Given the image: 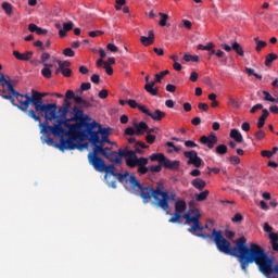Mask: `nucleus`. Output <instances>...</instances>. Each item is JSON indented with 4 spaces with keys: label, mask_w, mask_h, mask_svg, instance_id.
I'll use <instances>...</instances> for the list:
<instances>
[{
    "label": "nucleus",
    "mask_w": 278,
    "mask_h": 278,
    "mask_svg": "<svg viewBox=\"0 0 278 278\" xmlns=\"http://www.w3.org/2000/svg\"><path fill=\"white\" fill-rule=\"evenodd\" d=\"M182 218L186 220L185 225L192 224L188 228L189 233L197 236V238H202V240H213L220 253L231 255V257L238 260L243 273H248L250 264H256L258 270H261L265 277L278 278V263L274 265L273 257L268 256L264 248L260 244L251 243L247 245V238L240 237L232 248L231 242L223 236V231L214 228L212 235L203 232L204 228L201 226V212L198 208H190L182 215Z\"/></svg>",
    "instance_id": "nucleus-1"
},
{
    "label": "nucleus",
    "mask_w": 278,
    "mask_h": 278,
    "mask_svg": "<svg viewBox=\"0 0 278 278\" xmlns=\"http://www.w3.org/2000/svg\"><path fill=\"white\" fill-rule=\"evenodd\" d=\"M102 156L105 157V160H109L112 164H121L123 157H126V166H128V168H136L137 166V173H139V175H147V173H149V169L147 168L149 159L144 156L138 157L134 150L119 149L118 152H104Z\"/></svg>",
    "instance_id": "nucleus-2"
},
{
    "label": "nucleus",
    "mask_w": 278,
    "mask_h": 278,
    "mask_svg": "<svg viewBox=\"0 0 278 278\" xmlns=\"http://www.w3.org/2000/svg\"><path fill=\"white\" fill-rule=\"evenodd\" d=\"M88 121H90V116L84 115V110L77 105L72 108V116L68 119H62L63 126L68 129L67 134L77 138L88 131V125H91Z\"/></svg>",
    "instance_id": "nucleus-3"
},
{
    "label": "nucleus",
    "mask_w": 278,
    "mask_h": 278,
    "mask_svg": "<svg viewBox=\"0 0 278 278\" xmlns=\"http://www.w3.org/2000/svg\"><path fill=\"white\" fill-rule=\"evenodd\" d=\"M80 141L88 140L90 144L92 146V152L88 153V162L89 164L92 162H97V160H101V156L103 153H105V141L97 135V132H92L91 135H87L85 132L81 137H78Z\"/></svg>",
    "instance_id": "nucleus-4"
},
{
    "label": "nucleus",
    "mask_w": 278,
    "mask_h": 278,
    "mask_svg": "<svg viewBox=\"0 0 278 278\" xmlns=\"http://www.w3.org/2000/svg\"><path fill=\"white\" fill-rule=\"evenodd\" d=\"M89 164L98 173H105V179H108V175H111L112 177H116L118 181L123 184V181L129 177V172H126L125 174L116 173V166H114V164L105 165V161H103V159H98Z\"/></svg>",
    "instance_id": "nucleus-5"
},
{
    "label": "nucleus",
    "mask_w": 278,
    "mask_h": 278,
    "mask_svg": "<svg viewBox=\"0 0 278 278\" xmlns=\"http://www.w3.org/2000/svg\"><path fill=\"white\" fill-rule=\"evenodd\" d=\"M15 99L20 103L16 105L17 110H21V112H24V114H27V116L29 118H33V121H36V123H41L40 116L36 115V111H34L33 109L29 110V105H34L31 96L27 93L22 94L17 92L15 96Z\"/></svg>",
    "instance_id": "nucleus-6"
},
{
    "label": "nucleus",
    "mask_w": 278,
    "mask_h": 278,
    "mask_svg": "<svg viewBox=\"0 0 278 278\" xmlns=\"http://www.w3.org/2000/svg\"><path fill=\"white\" fill-rule=\"evenodd\" d=\"M37 106H35V112L40 114V116L45 117V121H58L60 116L58 115V104L55 103H43L35 102Z\"/></svg>",
    "instance_id": "nucleus-7"
},
{
    "label": "nucleus",
    "mask_w": 278,
    "mask_h": 278,
    "mask_svg": "<svg viewBox=\"0 0 278 278\" xmlns=\"http://www.w3.org/2000/svg\"><path fill=\"white\" fill-rule=\"evenodd\" d=\"M162 190V182H157V186L155 189H153L152 186H142L141 189H139V195L142 199L143 203H151V199H154V205L157 206V201H160V192Z\"/></svg>",
    "instance_id": "nucleus-8"
},
{
    "label": "nucleus",
    "mask_w": 278,
    "mask_h": 278,
    "mask_svg": "<svg viewBox=\"0 0 278 278\" xmlns=\"http://www.w3.org/2000/svg\"><path fill=\"white\" fill-rule=\"evenodd\" d=\"M160 198L159 201L156 202V207H160L161 210L167 212L168 214L170 212V204H168V201H177V193H175V191L168 193V191L164 190V184L161 182Z\"/></svg>",
    "instance_id": "nucleus-9"
},
{
    "label": "nucleus",
    "mask_w": 278,
    "mask_h": 278,
    "mask_svg": "<svg viewBox=\"0 0 278 278\" xmlns=\"http://www.w3.org/2000/svg\"><path fill=\"white\" fill-rule=\"evenodd\" d=\"M56 124L53 126L49 125V121H46L43 124H40L41 134H52V136H62V134H68L66 127H64V122L55 121Z\"/></svg>",
    "instance_id": "nucleus-10"
},
{
    "label": "nucleus",
    "mask_w": 278,
    "mask_h": 278,
    "mask_svg": "<svg viewBox=\"0 0 278 278\" xmlns=\"http://www.w3.org/2000/svg\"><path fill=\"white\" fill-rule=\"evenodd\" d=\"M87 135L92 136V134H97V136H101V138H110V134H112V128H103L101 124L97 123V121H92L91 125H87Z\"/></svg>",
    "instance_id": "nucleus-11"
},
{
    "label": "nucleus",
    "mask_w": 278,
    "mask_h": 278,
    "mask_svg": "<svg viewBox=\"0 0 278 278\" xmlns=\"http://www.w3.org/2000/svg\"><path fill=\"white\" fill-rule=\"evenodd\" d=\"M168 73H170V72L168 70H165L159 74H155V79L152 80L151 83H148L144 85L146 92H148L152 97H157L159 89H157V87H155V85L160 84L162 81V79H164V77H166V75H168Z\"/></svg>",
    "instance_id": "nucleus-12"
},
{
    "label": "nucleus",
    "mask_w": 278,
    "mask_h": 278,
    "mask_svg": "<svg viewBox=\"0 0 278 278\" xmlns=\"http://www.w3.org/2000/svg\"><path fill=\"white\" fill-rule=\"evenodd\" d=\"M61 136H68V139L61 138V143L56 144V149L60 151H75L77 149L75 140H80L79 137L72 136L71 134H62Z\"/></svg>",
    "instance_id": "nucleus-13"
},
{
    "label": "nucleus",
    "mask_w": 278,
    "mask_h": 278,
    "mask_svg": "<svg viewBox=\"0 0 278 278\" xmlns=\"http://www.w3.org/2000/svg\"><path fill=\"white\" fill-rule=\"evenodd\" d=\"M184 155L189 160L188 164H192L195 168H201V164H203V160L201 159V156H199L197 151L194 150L186 151Z\"/></svg>",
    "instance_id": "nucleus-14"
},
{
    "label": "nucleus",
    "mask_w": 278,
    "mask_h": 278,
    "mask_svg": "<svg viewBox=\"0 0 278 278\" xmlns=\"http://www.w3.org/2000/svg\"><path fill=\"white\" fill-rule=\"evenodd\" d=\"M71 110V101L64 99L62 106H60L59 109H56V113H59V119L56 118V121H68L67 116H68V112Z\"/></svg>",
    "instance_id": "nucleus-15"
},
{
    "label": "nucleus",
    "mask_w": 278,
    "mask_h": 278,
    "mask_svg": "<svg viewBox=\"0 0 278 278\" xmlns=\"http://www.w3.org/2000/svg\"><path fill=\"white\" fill-rule=\"evenodd\" d=\"M201 144H205L208 149H214V146L218 142L216 134L211 132L208 136H202L200 138Z\"/></svg>",
    "instance_id": "nucleus-16"
},
{
    "label": "nucleus",
    "mask_w": 278,
    "mask_h": 278,
    "mask_svg": "<svg viewBox=\"0 0 278 278\" xmlns=\"http://www.w3.org/2000/svg\"><path fill=\"white\" fill-rule=\"evenodd\" d=\"M124 181H128L130 185V189L132 190V192H140V189H142V184H140V181H138V178H136L135 175H129L127 179H124Z\"/></svg>",
    "instance_id": "nucleus-17"
},
{
    "label": "nucleus",
    "mask_w": 278,
    "mask_h": 278,
    "mask_svg": "<svg viewBox=\"0 0 278 278\" xmlns=\"http://www.w3.org/2000/svg\"><path fill=\"white\" fill-rule=\"evenodd\" d=\"M45 97H47V93H42L39 92L37 90H31V101H33V105L34 108L37 106V102L40 103V105H42L45 103V101L42 99H45Z\"/></svg>",
    "instance_id": "nucleus-18"
},
{
    "label": "nucleus",
    "mask_w": 278,
    "mask_h": 278,
    "mask_svg": "<svg viewBox=\"0 0 278 278\" xmlns=\"http://www.w3.org/2000/svg\"><path fill=\"white\" fill-rule=\"evenodd\" d=\"M13 55L16 60H20L21 62H29V60L34 58V52L26 51L25 53H21L17 50H14Z\"/></svg>",
    "instance_id": "nucleus-19"
},
{
    "label": "nucleus",
    "mask_w": 278,
    "mask_h": 278,
    "mask_svg": "<svg viewBox=\"0 0 278 278\" xmlns=\"http://www.w3.org/2000/svg\"><path fill=\"white\" fill-rule=\"evenodd\" d=\"M152 121H155V123H160L166 118V112L156 109L153 112L150 111V114L148 115Z\"/></svg>",
    "instance_id": "nucleus-20"
},
{
    "label": "nucleus",
    "mask_w": 278,
    "mask_h": 278,
    "mask_svg": "<svg viewBox=\"0 0 278 278\" xmlns=\"http://www.w3.org/2000/svg\"><path fill=\"white\" fill-rule=\"evenodd\" d=\"M140 42H141V45H143V47H151V45H153V42H155V34L153 33V30H149L148 37L141 36Z\"/></svg>",
    "instance_id": "nucleus-21"
},
{
    "label": "nucleus",
    "mask_w": 278,
    "mask_h": 278,
    "mask_svg": "<svg viewBox=\"0 0 278 278\" xmlns=\"http://www.w3.org/2000/svg\"><path fill=\"white\" fill-rule=\"evenodd\" d=\"M164 168H168V170H179L180 162L172 161L170 159H166L163 162Z\"/></svg>",
    "instance_id": "nucleus-22"
},
{
    "label": "nucleus",
    "mask_w": 278,
    "mask_h": 278,
    "mask_svg": "<svg viewBox=\"0 0 278 278\" xmlns=\"http://www.w3.org/2000/svg\"><path fill=\"white\" fill-rule=\"evenodd\" d=\"M136 136H144L149 131V125L146 122L135 124Z\"/></svg>",
    "instance_id": "nucleus-23"
},
{
    "label": "nucleus",
    "mask_w": 278,
    "mask_h": 278,
    "mask_svg": "<svg viewBox=\"0 0 278 278\" xmlns=\"http://www.w3.org/2000/svg\"><path fill=\"white\" fill-rule=\"evenodd\" d=\"M186 210H188V204L186 203V200L177 199L175 202V212L184 214Z\"/></svg>",
    "instance_id": "nucleus-24"
},
{
    "label": "nucleus",
    "mask_w": 278,
    "mask_h": 278,
    "mask_svg": "<svg viewBox=\"0 0 278 278\" xmlns=\"http://www.w3.org/2000/svg\"><path fill=\"white\" fill-rule=\"evenodd\" d=\"M191 186H193V188H195V190H203L205 188V186H207V182H205V180L201 179V178H195L191 181Z\"/></svg>",
    "instance_id": "nucleus-25"
},
{
    "label": "nucleus",
    "mask_w": 278,
    "mask_h": 278,
    "mask_svg": "<svg viewBox=\"0 0 278 278\" xmlns=\"http://www.w3.org/2000/svg\"><path fill=\"white\" fill-rule=\"evenodd\" d=\"M262 112L263 113L260 116L258 122H257L258 129H262V127H264V125H266V119L268 118V115H269L268 110H266V109H263Z\"/></svg>",
    "instance_id": "nucleus-26"
},
{
    "label": "nucleus",
    "mask_w": 278,
    "mask_h": 278,
    "mask_svg": "<svg viewBox=\"0 0 278 278\" xmlns=\"http://www.w3.org/2000/svg\"><path fill=\"white\" fill-rule=\"evenodd\" d=\"M230 138H232V140H235L236 142H239V143L242 142V140H244L240 130H238L236 128L230 130Z\"/></svg>",
    "instance_id": "nucleus-27"
},
{
    "label": "nucleus",
    "mask_w": 278,
    "mask_h": 278,
    "mask_svg": "<svg viewBox=\"0 0 278 278\" xmlns=\"http://www.w3.org/2000/svg\"><path fill=\"white\" fill-rule=\"evenodd\" d=\"M151 162H159V164H164L166 156L163 153H154L150 155Z\"/></svg>",
    "instance_id": "nucleus-28"
},
{
    "label": "nucleus",
    "mask_w": 278,
    "mask_h": 278,
    "mask_svg": "<svg viewBox=\"0 0 278 278\" xmlns=\"http://www.w3.org/2000/svg\"><path fill=\"white\" fill-rule=\"evenodd\" d=\"M232 51H236L238 55L244 58V50L242 49V46H240V43H238L237 41L232 43Z\"/></svg>",
    "instance_id": "nucleus-29"
},
{
    "label": "nucleus",
    "mask_w": 278,
    "mask_h": 278,
    "mask_svg": "<svg viewBox=\"0 0 278 278\" xmlns=\"http://www.w3.org/2000/svg\"><path fill=\"white\" fill-rule=\"evenodd\" d=\"M210 197V190H204L198 194H195V201L202 202L205 201Z\"/></svg>",
    "instance_id": "nucleus-30"
},
{
    "label": "nucleus",
    "mask_w": 278,
    "mask_h": 278,
    "mask_svg": "<svg viewBox=\"0 0 278 278\" xmlns=\"http://www.w3.org/2000/svg\"><path fill=\"white\" fill-rule=\"evenodd\" d=\"M277 54L275 53H269L266 55L265 59V66H273V62H275V60H277Z\"/></svg>",
    "instance_id": "nucleus-31"
},
{
    "label": "nucleus",
    "mask_w": 278,
    "mask_h": 278,
    "mask_svg": "<svg viewBox=\"0 0 278 278\" xmlns=\"http://www.w3.org/2000/svg\"><path fill=\"white\" fill-rule=\"evenodd\" d=\"M228 151V148L226 144H218L216 148H215V153L217 155H225Z\"/></svg>",
    "instance_id": "nucleus-32"
},
{
    "label": "nucleus",
    "mask_w": 278,
    "mask_h": 278,
    "mask_svg": "<svg viewBox=\"0 0 278 278\" xmlns=\"http://www.w3.org/2000/svg\"><path fill=\"white\" fill-rule=\"evenodd\" d=\"M51 68H53V66H45L41 70L42 77H45L46 79H51V76H52Z\"/></svg>",
    "instance_id": "nucleus-33"
},
{
    "label": "nucleus",
    "mask_w": 278,
    "mask_h": 278,
    "mask_svg": "<svg viewBox=\"0 0 278 278\" xmlns=\"http://www.w3.org/2000/svg\"><path fill=\"white\" fill-rule=\"evenodd\" d=\"M184 213H179L177 211L174 212V215L168 219V223H179L181 220Z\"/></svg>",
    "instance_id": "nucleus-34"
},
{
    "label": "nucleus",
    "mask_w": 278,
    "mask_h": 278,
    "mask_svg": "<svg viewBox=\"0 0 278 278\" xmlns=\"http://www.w3.org/2000/svg\"><path fill=\"white\" fill-rule=\"evenodd\" d=\"M264 101H269L270 103H278V99L274 98L268 91H263Z\"/></svg>",
    "instance_id": "nucleus-35"
},
{
    "label": "nucleus",
    "mask_w": 278,
    "mask_h": 278,
    "mask_svg": "<svg viewBox=\"0 0 278 278\" xmlns=\"http://www.w3.org/2000/svg\"><path fill=\"white\" fill-rule=\"evenodd\" d=\"M254 41L256 43V47H255V51H262V49H264V47H266V41H262L260 40V38H254Z\"/></svg>",
    "instance_id": "nucleus-36"
},
{
    "label": "nucleus",
    "mask_w": 278,
    "mask_h": 278,
    "mask_svg": "<svg viewBox=\"0 0 278 278\" xmlns=\"http://www.w3.org/2000/svg\"><path fill=\"white\" fill-rule=\"evenodd\" d=\"M159 16L161 17L159 25L161 27H166V21H168V14L166 13H159Z\"/></svg>",
    "instance_id": "nucleus-37"
},
{
    "label": "nucleus",
    "mask_w": 278,
    "mask_h": 278,
    "mask_svg": "<svg viewBox=\"0 0 278 278\" xmlns=\"http://www.w3.org/2000/svg\"><path fill=\"white\" fill-rule=\"evenodd\" d=\"M200 51H212V49H214V43L212 42H207L206 46L203 45H198L197 47Z\"/></svg>",
    "instance_id": "nucleus-38"
},
{
    "label": "nucleus",
    "mask_w": 278,
    "mask_h": 278,
    "mask_svg": "<svg viewBox=\"0 0 278 278\" xmlns=\"http://www.w3.org/2000/svg\"><path fill=\"white\" fill-rule=\"evenodd\" d=\"M49 58H51V54H49L48 52H43V53L41 54V64H42L43 66H53V64L47 63V60H49Z\"/></svg>",
    "instance_id": "nucleus-39"
},
{
    "label": "nucleus",
    "mask_w": 278,
    "mask_h": 278,
    "mask_svg": "<svg viewBox=\"0 0 278 278\" xmlns=\"http://www.w3.org/2000/svg\"><path fill=\"white\" fill-rule=\"evenodd\" d=\"M2 10L5 12V14L11 16V14H12V4L9 3V2H3L2 3Z\"/></svg>",
    "instance_id": "nucleus-40"
},
{
    "label": "nucleus",
    "mask_w": 278,
    "mask_h": 278,
    "mask_svg": "<svg viewBox=\"0 0 278 278\" xmlns=\"http://www.w3.org/2000/svg\"><path fill=\"white\" fill-rule=\"evenodd\" d=\"M184 60L185 62H199V55L185 54Z\"/></svg>",
    "instance_id": "nucleus-41"
},
{
    "label": "nucleus",
    "mask_w": 278,
    "mask_h": 278,
    "mask_svg": "<svg viewBox=\"0 0 278 278\" xmlns=\"http://www.w3.org/2000/svg\"><path fill=\"white\" fill-rule=\"evenodd\" d=\"M8 84H10V76H7V79H5V75L0 74V85L2 86V88H5Z\"/></svg>",
    "instance_id": "nucleus-42"
},
{
    "label": "nucleus",
    "mask_w": 278,
    "mask_h": 278,
    "mask_svg": "<svg viewBox=\"0 0 278 278\" xmlns=\"http://www.w3.org/2000/svg\"><path fill=\"white\" fill-rule=\"evenodd\" d=\"M254 138L255 140H264V138H266V132L264 130H257L255 134H254Z\"/></svg>",
    "instance_id": "nucleus-43"
},
{
    "label": "nucleus",
    "mask_w": 278,
    "mask_h": 278,
    "mask_svg": "<svg viewBox=\"0 0 278 278\" xmlns=\"http://www.w3.org/2000/svg\"><path fill=\"white\" fill-rule=\"evenodd\" d=\"M150 173H162V165H152L150 168L147 167Z\"/></svg>",
    "instance_id": "nucleus-44"
},
{
    "label": "nucleus",
    "mask_w": 278,
    "mask_h": 278,
    "mask_svg": "<svg viewBox=\"0 0 278 278\" xmlns=\"http://www.w3.org/2000/svg\"><path fill=\"white\" fill-rule=\"evenodd\" d=\"M61 73L63 77H71V75H73V71L68 67H62Z\"/></svg>",
    "instance_id": "nucleus-45"
},
{
    "label": "nucleus",
    "mask_w": 278,
    "mask_h": 278,
    "mask_svg": "<svg viewBox=\"0 0 278 278\" xmlns=\"http://www.w3.org/2000/svg\"><path fill=\"white\" fill-rule=\"evenodd\" d=\"M56 64L60 66V68H68V66H71V62L62 60H58Z\"/></svg>",
    "instance_id": "nucleus-46"
},
{
    "label": "nucleus",
    "mask_w": 278,
    "mask_h": 278,
    "mask_svg": "<svg viewBox=\"0 0 278 278\" xmlns=\"http://www.w3.org/2000/svg\"><path fill=\"white\" fill-rule=\"evenodd\" d=\"M155 135H151L149 132H147V136H146V142H148V144H153V142H155Z\"/></svg>",
    "instance_id": "nucleus-47"
},
{
    "label": "nucleus",
    "mask_w": 278,
    "mask_h": 278,
    "mask_svg": "<svg viewBox=\"0 0 278 278\" xmlns=\"http://www.w3.org/2000/svg\"><path fill=\"white\" fill-rule=\"evenodd\" d=\"M63 55H65L66 58H75V51H73V49L71 48H66L63 51Z\"/></svg>",
    "instance_id": "nucleus-48"
},
{
    "label": "nucleus",
    "mask_w": 278,
    "mask_h": 278,
    "mask_svg": "<svg viewBox=\"0 0 278 278\" xmlns=\"http://www.w3.org/2000/svg\"><path fill=\"white\" fill-rule=\"evenodd\" d=\"M139 112H142V114H146V116H149V114H151V111L149 109H147V106L144 105H138L137 106Z\"/></svg>",
    "instance_id": "nucleus-49"
},
{
    "label": "nucleus",
    "mask_w": 278,
    "mask_h": 278,
    "mask_svg": "<svg viewBox=\"0 0 278 278\" xmlns=\"http://www.w3.org/2000/svg\"><path fill=\"white\" fill-rule=\"evenodd\" d=\"M232 223H241L242 220H244V217L242 216V214L237 213L235 214V216L231 218Z\"/></svg>",
    "instance_id": "nucleus-50"
},
{
    "label": "nucleus",
    "mask_w": 278,
    "mask_h": 278,
    "mask_svg": "<svg viewBox=\"0 0 278 278\" xmlns=\"http://www.w3.org/2000/svg\"><path fill=\"white\" fill-rule=\"evenodd\" d=\"M7 90L9 92H11V94H13V97H15L18 93V91H15L14 85H12V83H8Z\"/></svg>",
    "instance_id": "nucleus-51"
},
{
    "label": "nucleus",
    "mask_w": 278,
    "mask_h": 278,
    "mask_svg": "<svg viewBox=\"0 0 278 278\" xmlns=\"http://www.w3.org/2000/svg\"><path fill=\"white\" fill-rule=\"evenodd\" d=\"M75 24H73V22H66V23H63V29L65 31H71V29H73Z\"/></svg>",
    "instance_id": "nucleus-52"
},
{
    "label": "nucleus",
    "mask_w": 278,
    "mask_h": 278,
    "mask_svg": "<svg viewBox=\"0 0 278 278\" xmlns=\"http://www.w3.org/2000/svg\"><path fill=\"white\" fill-rule=\"evenodd\" d=\"M92 88V85L90 84V83H83L81 85H80V90L83 91V92H86V90H90Z\"/></svg>",
    "instance_id": "nucleus-53"
},
{
    "label": "nucleus",
    "mask_w": 278,
    "mask_h": 278,
    "mask_svg": "<svg viewBox=\"0 0 278 278\" xmlns=\"http://www.w3.org/2000/svg\"><path fill=\"white\" fill-rule=\"evenodd\" d=\"M225 237L228 238V240H231L236 237V232L235 231H231L229 229H226L225 230Z\"/></svg>",
    "instance_id": "nucleus-54"
},
{
    "label": "nucleus",
    "mask_w": 278,
    "mask_h": 278,
    "mask_svg": "<svg viewBox=\"0 0 278 278\" xmlns=\"http://www.w3.org/2000/svg\"><path fill=\"white\" fill-rule=\"evenodd\" d=\"M125 135L126 136H136V128L134 127H128L125 129Z\"/></svg>",
    "instance_id": "nucleus-55"
},
{
    "label": "nucleus",
    "mask_w": 278,
    "mask_h": 278,
    "mask_svg": "<svg viewBox=\"0 0 278 278\" xmlns=\"http://www.w3.org/2000/svg\"><path fill=\"white\" fill-rule=\"evenodd\" d=\"M269 240H270L271 244L275 243V242H278V233L270 232L269 233Z\"/></svg>",
    "instance_id": "nucleus-56"
},
{
    "label": "nucleus",
    "mask_w": 278,
    "mask_h": 278,
    "mask_svg": "<svg viewBox=\"0 0 278 278\" xmlns=\"http://www.w3.org/2000/svg\"><path fill=\"white\" fill-rule=\"evenodd\" d=\"M185 147H188L189 149H194V147H199V146L192 140H187L185 141Z\"/></svg>",
    "instance_id": "nucleus-57"
},
{
    "label": "nucleus",
    "mask_w": 278,
    "mask_h": 278,
    "mask_svg": "<svg viewBox=\"0 0 278 278\" xmlns=\"http://www.w3.org/2000/svg\"><path fill=\"white\" fill-rule=\"evenodd\" d=\"M198 108H199L200 110H202V112H207V110H210V105H207V103H203V102H200V103L198 104Z\"/></svg>",
    "instance_id": "nucleus-58"
},
{
    "label": "nucleus",
    "mask_w": 278,
    "mask_h": 278,
    "mask_svg": "<svg viewBox=\"0 0 278 278\" xmlns=\"http://www.w3.org/2000/svg\"><path fill=\"white\" fill-rule=\"evenodd\" d=\"M90 79L92 84H100L101 81V77L99 76V74H93Z\"/></svg>",
    "instance_id": "nucleus-59"
},
{
    "label": "nucleus",
    "mask_w": 278,
    "mask_h": 278,
    "mask_svg": "<svg viewBox=\"0 0 278 278\" xmlns=\"http://www.w3.org/2000/svg\"><path fill=\"white\" fill-rule=\"evenodd\" d=\"M65 99L68 101L70 99H75V92L73 90H67L65 93Z\"/></svg>",
    "instance_id": "nucleus-60"
},
{
    "label": "nucleus",
    "mask_w": 278,
    "mask_h": 278,
    "mask_svg": "<svg viewBox=\"0 0 278 278\" xmlns=\"http://www.w3.org/2000/svg\"><path fill=\"white\" fill-rule=\"evenodd\" d=\"M257 110H264V105L262 104H255L251 110V114H255V112H257Z\"/></svg>",
    "instance_id": "nucleus-61"
},
{
    "label": "nucleus",
    "mask_w": 278,
    "mask_h": 278,
    "mask_svg": "<svg viewBox=\"0 0 278 278\" xmlns=\"http://www.w3.org/2000/svg\"><path fill=\"white\" fill-rule=\"evenodd\" d=\"M38 25L36 24H29L28 25V30L31 33V34H36V31H38Z\"/></svg>",
    "instance_id": "nucleus-62"
},
{
    "label": "nucleus",
    "mask_w": 278,
    "mask_h": 278,
    "mask_svg": "<svg viewBox=\"0 0 278 278\" xmlns=\"http://www.w3.org/2000/svg\"><path fill=\"white\" fill-rule=\"evenodd\" d=\"M165 90L167 92H175V90H177V87L173 84H168V85H166Z\"/></svg>",
    "instance_id": "nucleus-63"
},
{
    "label": "nucleus",
    "mask_w": 278,
    "mask_h": 278,
    "mask_svg": "<svg viewBox=\"0 0 278 278\" xmlns=\"http://www.w3.org/2000/svg\"><path fill=\"white\" fill-rule=\"evenodd\" d=\"M108 94H109L108 90H106V89H102V90L99 92L98 97H99L100 99H108Z\"/></svg>",
    "instance_id": "nucleus-64"
}]
</instances>
